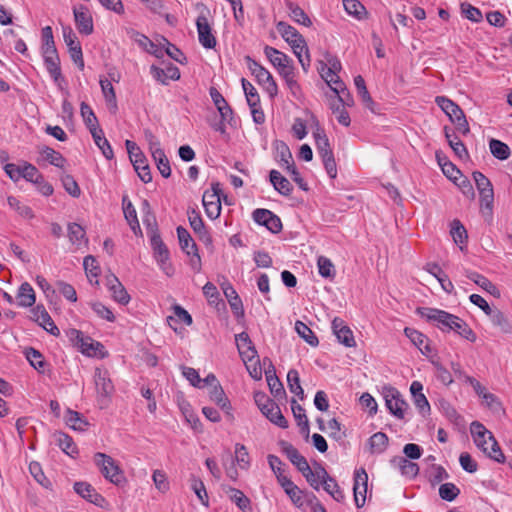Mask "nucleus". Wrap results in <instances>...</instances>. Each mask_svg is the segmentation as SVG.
Returning <instances> with one entry per match:
<instances>
[{"mask_svg":"<svg viewBox=\"0 0 512 512\" xmlns=\"http://www.w3.org/2000/svg\"><path fill=\"white\" fill-rule=\"evenodd\" d=\"M473 179L480 194L481 213L486 222L491 223L493 219L494 192L490 180L481 172L473 173Z\"/></svg>","mask_w":512,"mask_h":512,"instance_id":"f257e3e1","label":"nucleus"},{"mask_svg":"<svg viewBox=\"0 0 512 512\" xmlns=\"http://www.w3.org/2000/svg\"><path fill=\"white\" fill-rule=\"evenodd\" d=\"M436 104L441 110L449 117L450 121L455 124L456 129L463 135H467L470 132V127L463 110L453 102L451 99L445 96H437L435 98Z\"/></svg>","mask_w":512,"mask_h":512,"instance_id":"f03ea898","label":"nucleus"},{"mask_svg":"<svg viewBox=\"0 0 512 512\" xmlns=\"http://www.w3.org/2000/svg\"><path fill=\"white\" fill-rule=\"evenodd\" d=\"M94 383L97 393V403L101 409L107 408L114 393V385L108 370L96 368L94 372Z\"/></svg>","mask_w":512,"mask_h":512,"instance_id":"7ed1b4c3","label":"nucleus"},{"mask_svg":"<svg viewBox=\"0 0 512 512\" xmlns=\"http://www.w3.org/2000/svg\"><path fill=\"white\" fill-rule=\"evenodd\" d=\"M417 313L427 321L435 323L443 332L453 331V327L458 318V316L444 310L430 307H420L417 309Z\"/></svg>","mask_w":512,"mask_h":512,"instance_id":"20e7f679","label":"nucleus"},{"mask_svg":"<svg viewBox=\"0 0 512 512\" xmlns=\"http://www.w3.org/2000/svg\"><path fill=\"white\" fill-rule=\"evenodd\" d=\"M125 146L129 154L130 161L132 162L133 167L137 172L139 178L144 183L151 182L152 174L150 171V167L148 165L145 155L143 154L139 146L131 140H126Z\"/></svg>","mask_w":512,"mask_h":512,"instance_id":"39448f33","label":"nucleus"},{"mask_svg":"<svg viewBox=\"0 0 512 512\" xmlns=\"http://www.w3.org/2000/svg\"><path fill=\"white\" fill-rule=\"evenodd\" d=\"M93 461L105 479L115 485L123 481V473L111 456L97 452L94 454Z\"/></svg>","mask_w":512,"mask_h":512,"instance_id":"423d86ee","label":"nucleus"},{"mask_svg":"<svg viewBox=\"0 0 512 512\" xmlns=\"http://www.w3.org/2000/svg\"><path fill=\"white\" fill-rule=\"evenodd\" d=\"M222 192L219 183L212 184L211 191H205L202 197V203L205 209L206 215L210 219H217L221 213V198L220 193Z\"/></svg>","mask_w":512,"mask_h":512,"instance_id":"0eeeda50","label":"nucleus"},{"mask_svg":"<svg viewBox=\"0 0 512 512\" xmlns=\"http://www.w3.org/2000/svg\"><path fill=\"white\" fill-rule=\"evenodd\" d=\"M248 61L251 73L256 77L258 83L264 87L269 96L274 97L277 95L278 87L271 73L256 61L250 58H248Z\"/></svg>","mask_w":512,"mask_h":512,"instance_id":"6e6552de","label":"nucleus"},{"mask_svg":"<svg viewBox=\"0 0 512 512\" xmlns=\"http://www.w3.org/2000/svg\"><path fill=\"white\" fill-rule=\"evenodd\" d=\"M385 404L391 414L398 419H403L405 410L408 408L407 402L403 399L401 393L393 387L384 389Z\"/></svg>","mask_w":512,"mask_h":512,"instance_id":"1a4fd4ad","label":"nucleus"},{"mask_svg":"<svg viewBox=\"0 0 512 512\" xmlns=\"http://www.w3.org/2000/svg\"><path fill=\"white\" fill-rule=\"evenodd\" d=\"M151 247L153 249L154 258L157 263L160 265L162 270L170 275L171 265L169 264V251L167 246L161 239L160 234L157 231H152L151 235Z\"/></svg>","mask_w":512,"mask_h":512,"instance_id":"9d476101","label":"nucleus"},{"mask_svg":"<svg viewBox=\"0 0 512 512\" xmlns=\"http://www.w3.org/2000/svg\"><path fill=\"white\" fill-rule=\"evenodd\" d=\"M63 38L69 49L71 59L82 70L84 68V60L81 44L71 27H63Z\"/></svg>","mask_w":512,"mask_h":512,"instance_id":"9b49d317","label":"nucleus"},{"mask_svg":"<svg viewBox=\"0 0 512 512\" xmlns=\"http://www.w3.org/2000/svg\"><path fill=\"white\" fill-rule=\"evenodd\" d=\"M253 220L259 225L265 226L270 232L277 234L282 230L280 218L267 209H256L253 214Z\"/></svg>","mask_w":512,"mask_h":512,"instance_id":"f8f14e48","label":"nucleus"},{"mask_svg":"<svg viewBox=\"0 0 512 512\" xmlns=\"http://www.w3.org/2000/svg\"><path fill=\"white\" fill-rule=\"evenodd\" d=\"M368 486V475L364 468H359L354 472V501L358 508L365 505Z\"/></svg>","mask_w":512,"mask_h":512,"instance_id":"ddd939ff","label":"nucleus"},{"mask_svg":"<svg viewBox=\"0 0 512 512\" xmlns=\"http://www.w3.org/2000/svg\"><path fill=\"white\" fill-rule=\"evenodd\" d=\"M196 27L200 44L206 49H213L216 46V38L212 34V28L207 16L201 13L196 19Z\"/></svg>","mask_w":512,"mask_h":512,"instance_id":"4468645a","label":"nucleus"},{"mask_svg":"<svg viewBox=\"0 0 512 512\" xmlns=\"http://www.w3.org/2000/svg\"><path fill=\"white\" fill-rule=\"evenodd\" d=\"M74 20L79 33L90 35L93 33V18L88 8L84 5L73 8Z\"/></svg>","mask_w":512,"mask_h":512,"instance_id":"2eb2a0df","label":"nucleus"},{"mask_svg":"<svg viewBox=\"0 0 512 512\" xmlns=\"http://www.w3.org/2000/svg\"><path fill=\"white\" fill-rule=\"evenodd\" d=\"M279 445L281 447L282 452L287 456L290 462L296 466V468L301 472L310 473V466L304 456H302L299 451L289 442L280 441Z\"/></svg>","mask_w":512,"mask_h":512,"instance_id":"dca6fc26","label":"nucleus"},{"mask_svg":"<svg viewBox=\"0 0 512 512\" xmlns=\"http://www.w3.org/2000/svg\"><path fill=\"white\" fill-rule=\"evenodd\" d=\"M470 432L476 446L483 452H488V446L491 440H493V434L478 421L471 423Z\"/></svg>","mask_w":512,"mask_h":512,"instance_id":"f3484780","label":"nucleus"},{"mask_svg":"<svg viewBox=\"0 0 512 512\" xmlns=\"http://www.w3.org/2000/svg\"><path fill=\"white\" fill-rule=\"evenodd\" d=\"M235 341L239 354L245 363L251 362L257 358V351L246 332L235 335Z\"/></svg>","mask_w":512,"mask_h":512,"instance_id":"a211bd4d","label":"nucleus"},{"mask_svg":"<svg viewBox=\"0 0 512 512\" xmlns=\"http://www.w3.org/2000/svg\"><path fill=\"white\" fill-rule=\"evenodd\" d=\"M188 220L193 231L199 236V239L204 242L205 245L212 244V238L209 232L206 230L204 222L195 209L189 208L187 211Z\"/></svg>","mask_w":512,"mask_h":512,"instance_id":"6ab92c4d","label":"nucleus"},{"mask_svg":"<svg viewBox=\"0 0 512 512\" xmlns=\"http://www.w3.org/2000/svg\"><path fill=\"white\" fill-rule=\"evenodd\" d=\"M332 330L340 343H342L346 347H354L355 346L356 343H355V339L353 336V332L344 323V321L341 318L335 317L333 319Z\"/></svg>","mask_w":512,"mask_h":512,"instance_id":"aec40b11","label":"nucleus"},{"mask_svg":"<svg viewBox=\"0 0 512 512\" xmlns=\"http://www.w3.org/2000/svg\"><path fill=\"white\" fill-rule=\"evenodd\" d=\"M74 490L82 498L97 506H102L105 501L104 497L87 482H76L74 484Z\"/></svg>","mask_w":512,"mask_h":512,"instance_id":"412c9836","label":"nucleus"},{"mask_svg":"<svg viewBox=\"0 0 512 512\" xmlns=\"http://www.w3.org/2000/svg\"><path fill=\"white\" fill-rule=\"evenodd\" d=\"M150 73L155 80L164 85L168 84L167 80H178L180 78V71L173 64H169L165 69L152 65Z\"/></svg>","mask_w":512,"mask_h":512,"instance_id":"4be33fe9","label":"nucleus"},{"mask_svg":"<svg viewBox=\"0 0 512 512\" xmlns=\"http://www.w3.org/2000/svg\"><path fill=\"white\" fill-rule=\"evenodd\" d=\"M81 353L88 357L100 356L101 358L105 357L106 352H104V346L98 342L93 340L89 336H84L83 341L80 342L77 347Z\"/></svg>","mask_w":512,"mask_h":512,"instance_id":"5701e85b","label":"nucleus"},{"mask_svg":"<svg viewBox=\"0 0 512 512\" xmlns=\"http://www.w3.org/2000/svg\"><path fill=\"white\" fill-rule=\"evenodd\" d=\"M44 63L46 69L54 82L60 86L63 81L61 68H60V59L58 53H53L52 55H43Z\"/></svg>","mask_w":512,"mask_h":512,"instance_id":"b1692460","label":"nucleus"},{"mask_svg":"<svg viewBox=\"0 0 512 512\" xmlns=\"http://www.w3.org/2000/svg\"><path fill=\"white\" fill-rule=\"evenodd\" d=\"M269 177L274 189L278 191L280 194L284 196H289L292 193V184L289 182L287 178L282 176L279 171L271 170Z\"/></svg>","mask_w":512,"mask_h":512,"instance_id":"393cba45","label":"nucleus"},{"mask_svg":"<svg viewBox=\"0 0 512 512\" xmlns=\"http://www.w3.org/2000/svg\"><path fill=\"white\" fill-rule=\"evenodd\" d=\"M272 423L279 426L280 428H287L288 421L283 416L279 406L273 401L266 405V408L261 410Z\"/></svg>","mask_w":512,"mask_h":512,"instance_id":"a878e982","label":"nucleus"},{"mask_svg":"<svg viewBox=\"0 0 512 512\" xmlns=\"http://www.w3.org/2000/svg\"><path fill=\"white\" fill-rule=\"evenodd\" d=\"M405 335L411 340V342L419 348L422 354H429L431 352V348L429 346L428 338L422 334L421 332L413 329V328H405Z\"/></svg>","mask_w":512,"mask_h":512,"instance_id":"bb28decb","label":"nucleus"},{"mask_svg":"<svg viewBox=\"0 0 512 512\" xmlns=\"http://www.w3.org/2000/svg\"><path fill=\"white\" fill-rule=\"evenodd\" d=\"M17 304L20 307H31L35 304L36 296L32 286L25 282L19 287L16 295Z\"/></svg>","mask_w":512,"mask_h":512,"instance_id":"cd10ccee","label":"nucleus"},{"mask_svg":"<svg viewBox=\"0 0 512 512\" xmlns=\"http://www.w3.org/2000/svg\"><path fill=\"white\" fill-rule=\"evenodd\" d=\"M176 232L180 248L184 253L190 256L191 253L198 251L197 245L187 229L182 226H178Z\"/></svg>","mask_w":512,"mask_h":512,"instance_id":"c85d7f7f","label":"nucleus"},{"mask_svg":"<svg viewBox=\"0 0 512 512\" xmlns=\"http://www.w3.org/2000/svg\"><path fill=\"white\" fill-rule=\"evenodd\" d=\"M276 29L282 38L291 46L296 42L304 39V37L291 25L280 21L276 25Z\"/></svg>","mask_w":512,"mask_h":512,"instance_id":"c756f323","label":"nucleus"},{"mask_svg":"<svg viewBox=\"0 0 512 512\" xmlns=\"http://www.w3.org/2000/svg\"><path fill=\"white\" fill-rule=\"evenodd\" d=\"M276 149V157L281 167L289 170L292 169L294 165L292 153L289 147L282 141H277L275 144Z\"/></svg>","mask_w":512,"mask_h":512,"instance_id":"7c9ffc66","label":"nucleus"},{"mask_svg":"<svg viewBox=\"0 0 512 512\" xmlns=\"http://www.w3.org/2000/svg\"><path fill=\"white\" fill-rule=\"evenodd\" d=\"M264 53L277 70L288 62H292V59L288 55L271 46H266L264 48Z\"/></svg>","mask_w":512,"mask_h":512,"instance_id":"2f4dec72","label":"nucleus"},{"mask_svg":"<svg viewBox=\"0 0 512 512\" xmlns=\"http://www.w3.org/2000/svg\"><path fill=\"white\" fill-rule=\"evenodd\" d=\"M291 48L298 58V61L300 62L303 70L307 72L308 68L310 67L311 60L305 39H302L291 45Z\"/></svg>","mask_w":512,"mask_h":512,"instance_id":"473e14b6","label":"nucleus"},{"mask_svg":"<svg viewBox=\"0 0 512 512\" xmlns=\"http://www.w3.org/2000/svg\"><path fill=\"white\" fill-rule=\"evenodd\" d=\"M488 316L490 317L492 324L499 328L502 333H512V325L507 316L502 311L499 309H493Z\"/></svg>","mask_w":512,"mask_h":512,"instance_id":"72a5a7b5","label":"nucleus"},{"mask_svg":"<svg viewBox=\"0 0 512 512\" xmlns=\"http://www.w3.org/2000/svg\"><path fill=\"white\" fill-rule=\"evenodd\" d=\"M210 400L216 403L222 410L229 414L231 409L230 401L227 398L221 385L213 386L209 391Z\"/></svg>","mask_w":512,"mask_h":512,"instance_id":"f704fd0d","label":"nucleus"},{"mask_svg":"<svg viewBox=\"0 0 512 512\" xmlns=\"http://www.w3.org/2000/svg\"><path fill=\"white\" fill-rule=\"evenodd\" d=\"M39 153L42 157V160L47 161L51 165H54L59 168H62L64 166L65 158L62 156L61 153L54 150L53 148H50L48 146H41L39 147Z\"/></svg>","mask_w":512,"mask_h":512,"instance_id":"c9c22d12","label":"nucleus"},{"mask_svg":"<svg viewBox=\"0 0 512 512\" xmlns=\"http://www.w3.org/2000/svg\"><path fill=\"white\" fill-rule=\"evenodd\" d=\"M91 135L97 147L102 151L104 157L108 160H111L114 157L113 149L108 140L104 137L103 130L99 128L95 131H92Z\"/></svg>","mask_w":512,"mask_h":512,"instance_id":"e433bc0d","label":"nucleus"},{"mask_svg":"<svg viewBox=\"0 0 512 512\" xmlns=\"http://www.w3.org/2000/svg\"><path fill=\"white\" fill-rule=\"evenodd\" d=\"M321 76L325 80V82L330 86V88L336 93L339 94L340 89H342L343 82L340 80L338 73L329 71L327 65L321 62Z\"/></svg>","mask_w":512,"mask_h":512,"instance_id":"4c0bfd02","label":"nucleus"},{"mask_svg":"<svg viewBox=\"0 0 512 512\" xmlns=\"http://www.w3.org/2000/svg\"><path fill=\"white\" fill-rule=\"evenodd\" d=\"M291 409L293 416L297 421L298 426L301 428V432L306 436L309 435V421L306 416L304 408L296 402L295 399L291 401Z\"/></svg>","mask_w":512,"mask_h":512,"instance_id":"58836bf2","label":"nucleus"},{"mask_svg":"<svg viewBox=\"0 0 512 512\" xmlns=\"http://www.w3.org/2000/svg\"><path fill=\"white\" fill-rule=\"evenodd\" d=\"M388 436L383 432L373 434L369 440L368 445L371 453L381 454L388 446Z\"/></svg>","mask_w":512,"mask_h":512,"instance_id":"ea45409f","label":"nucleus"},{"mask_svg":"<svg viewBox=\"0 0 512 512\" xmlns=\"http://www.w3.org/2000/svg\"><path fill=\"white\" fill-rule=\"evenodd\" d=\"M313 135L317 152L321 158L333 154L329 140L322 129L318 128Z\"/></svg>","mask_w":512,"mask_h":512,"instance_id":"a19ab883","label":"nucleus"},{"mask_svg":"<svg viewBox=\"0 0 512 512\" xmlns=\"http://www.w3.org/2000/svg\"><path fill=\"white\" fill-rule=\"evenodd\" d=\"M302 475L306 478L307 482L316 490L319 489L320 483L328 478V473L322 466H318L315 470L310 468V473L305 472Z\"/></svg>","mask_w":512,"mask_h":512,"instance_id":"79ce46f5","label":"nucleus"},{"mask_svg":"<svg viewBox=\"0 0 512 512\" xmlns=\"http://www.w3.org/2000/svg\"><path fill=\"white\" fill-rule=\"evenodd\" d=\"M100 86L109 110L115 113L117 110V100L112 83L109 80L104 79L100 80Z\"/></svg>","mask_w":512,"mask_h":512,"instance_id":"37998d69","label":"nucleus"},{"mask_svg":"<svg viewBox=\"0 0 512 512\" xmlns=\"http://www.w3.org/2000/svg\"><path fill=\"white\" fill-rule=\"evenodd\" d=\"M66 424L77 431H84L88 425V422L81 416L80 413L68 409L65 415Z\"/></svg>","mask_w":512,"mask_h":512,"instance_id":"c03bdc74","label":"nucleus"},{"mask_svg":"<svg viewBox=\"0 0 512 512\" xmlns=\"http://www.w3.org/2000/svg\"><path fill=\"white\" fill-rule=\"evenodd\" d=\"M54 437H55V440H56L58 446L67 455L73 456L74 454L78 453L77 447H76L75 443L73 442V439L69 435L62 433V432H58V433H55Z\"/></svg>","mask_w":512,"mask_h":512,"instance_id":"a18cd8bd","label":"nucleus"},{"mask_svg":"<svg viewBox=\"0 0 512 512\" xmlns=\"http://www.w3.org/2000/svg\"><path fill=\"white\" fill-rule=\"evenodd\" d=\"M80 113L90 133L100 128L97 117L95 116L93 110L87 103H81Z\"/></svg>","mask_w":512,"mask_h":512,"instance_id":"49530a36","label":"nucleus"},{"mask_svg":"<svg viewBox=\"0 0 512 512\" xmlns=\"http://www.w3.org/2000/svg\"><path fill=\"white\" fill-rule=\"evenodd\" d=\"M151 155L156 163L157 169L159 170L160 174L164 178L170 177L171 167L164 150H156V152L152 153Z\"/></svg>","mask_w":512,"mask_h":512,"instance_id":"de8ad7c7","label":"nucleus"},{"mask_svg":"<svg viewBox=\"0 0 512 512\" xmlns=\"http://www.w3.org/2000/svg\"><path fill=\"white\" fill-rule=\"evenodd\" d=\"M123 213L125 219L127 220L130 228L134 232L135 235L141 234L140 224L137 218V212L131 201H128L127 205L123 207Z\"/></svg>","mask_w":512,"mask_h":512,"instance_id":"09e8293b","label":"nucleus"},{"mask_svg":"<svg viewBox=\"0 0 512 512\" xmlns=\"http://www.w3.org/2000/svg\"><path fill=\"white\" fill-rule=\"evenodd\" d=\"M489 148L492 155L499 160H506L510 157L511 151L509 146L500 140L491 139Z\"/></svg>","mask_w":512,"mask_h":512,"instance_id":"8fccbe9b","label":"nucleus"},{"mask_svg":"<svg viewBox=\"0 0 512 512\" xmlns=\"http://www.w3.org/2000/svg\"><path fill=\"white\" fill-rule=\"evenodd\" d=\"M288 9L289 15L293 21L305 27L312 25V21L301 7L290 2L288 3Z\"/></svg>","mask_w":512,"mask_h":512,"instance_id":"3c124183","label":"nucleus"},{"mask_svg":"<svg viewBox=\"0 0 512 512\" xmlns=\"http://www.w3.org/2000/svg\"><path fill=\"white\" fill-rule=\"evenodd\" d=\"M84 228L77 223H70L68 225V237L73 245L80 246L82 243H87L85 238Z\"/></svg>","mask_w":512,"mask_h":512,"instance_id":"603ef678","label":"nucleus"},{"mask_svg":"<svg viewBox=\"0 0 512 512\" xmlns=\"http://www.w3.org/2000/svg\"><path fill=\"white\" fill-rule=\"evenodd\" d=\"M190 486H191V489L196 494L197 498L200 500V502L204 506H208L209 505V497H208L205 485L202 482V480L197 478L196 476L192 475L190 477Z\"/></svg>","mask_w":512,"mask_h":512,"instance_id":"864d4df0","label":"nucleus"},{"mask_svg":"<svg viewBox=\"0 0 512 512\" xmlns=\"http://www.w3.org/2000/svg\"><path fill=\"white\" fill-rule=\"evenodd\" d=\"M42 54L43 55H52L53 53H57V49L55 47L54 37L52 28L50 26H46L42 29Z\"/></svg>","mask_w":512,"mask_h":512,"instance_id":"5fc2aeb1","label":"nucleus"},{"mask_svg":"<svg viewBox=\"0 0 512 512\" xmlns=\"http://www.w3.org/2000/svg\"><path fill=\"white\" fill-rule=\"evenodd\" d=\"M317 266L318 272L322 277L328 279H333L335 277V266L329 258L325 256H319L317 259Z\"/></svg>","mask_w":512,"mask_h":512,"instance_id":"6e6d98bb","label":"nucleus"},{"mask_svg":"<svg viewBox=\"0 0 512 512\" xmlns=\"http://www.w3.org/2000/svg\"><path fill=\"white\" fill-rule=\"evenodd\" d=\"M436 158L440 165L443 173L452 181H456L461 176L460 170L447 158H444V162H441V153L436 152Z\"/></svg>","mask_w":512,"mask_h":512,"instance_id":"4d7b16f0","label":"nucleus"},{"mask_svg":"<svg viewBox=\"0 0 512 512\" xmlns=\"http://www.w3.org/2000/svg\"><path fill=\"white\" fill-rule=\"evenodd\" d=\"M287 382L290 391L300 399L304 398V390L300 384L299 373L295 369H290L287 373Z\"/></svg>","mask_w":512,"mask_h":512,"instance_id":"13d9d810","label":"nucleus"},{"mask_svg":"<svg viewBox=\"0 0 512 512\" xmlns=\"http://www.w3.org/2000/svg\"><path fill=\"white\" fill-rule=\"evenodd\" d=\"M230 499L243 511L248 512L251 510L250 500L244 493L236 488H229L228 491Z\"/></svg>","mask_w":512,"mask_h":512,"instance_id":"bf43d9fd","label":"nucleus"},{"mask_svg":"<svg viewBox=\"0 0 512 512\" xmlns=\"http://www.w3.org/2000/svg\"><path fill=\"white\" fill-rule=\"evenodd\" d=\"M241 82L249 107L260 105V96L256 88L244 78H242Z\"/></svg>","mask_w":512,"mask_h":512,"instance_id":"052dcab7","label":"nucleus"},{"mask_svg":"<svg viewBox=\"0 0 512 512\" xmlns=\"http://www.w3.org/2000/svg\"><path fill=\"white\" fill-rule=\"evenodd\" d=\"M295 329L299 336L311 346H317L319 341L314 332L303 322L296 321Z\"/></svg>","mask_w":512,"mask_h":512,"instance_id":"680f3d73","label":"nucleus"},{"mask_svg":"<svg viewBox=\"0 0 512 512\" xmlns=\"http://www.w3.org/2000/svg\"><path fill=\"white\" fill-rule=\"evenodd\" d=\"M453 331L459 334L464 339L475 342L476 341V334L474 331L469 327V325L461 318H457L456 323L453 327Z\"/></svg>","mask_w":512,"mask_h":512,"instance_id":"e2e57ef3","label":"nucleus"},{"mask_svg":"<svg viewBox=\"0 0 512 512\" xmlns=\"http://www.w3.org/2000/svg\"><path fill=\"white\" fill-rule=\"evenodd\" d=\"M324 490L329 493L334 500L338 502H342L345 498V495L337 482L328 475V478L323 483Z\"/></svg>","mask_w":512,"mask_h":512,"instance_id":"0e129e2a","label":"nucleus"},{"mask_svg":"<svg viewBox=\"0 0 512 512\" xmlns=\"http://www.w3.org/2000/svg\"><path fill=\"white\" fill-rule=\"evenodd\" d=\"M7 202L8 205L12 209L16 210L21 217L25 219H31L34 217L32 209L29 206L22 204L16 197L9 196L7 198Z\"/></svg>","mask_w":512,"mask_h":512,"instance_id":"69168bd1","label":"nucleus"},{"mask_svg":"<svg viewBox=\"0 0 512 512\" xmlns=\"http://www.w3.org/2000/svg\"><path fill=\"white\" fill-rule=\"evenodd\" d=\"M483 404L494 414L504 413L503 405L500 399L493 393L487 392L482 397Z\"/></svg>","mask_w":512,"mask_h":512,"instance_id":"338daca9","label":"nucleus"},{"mask_svg":"<svg viewBox=\"0 0 512 512\" xmlns=\"http://www.w3.org/2000/svg\"><path fill=\"white\" fill-rule=\"evenodd\" d=\"M25 354H26V358L29 361V363L36 370H38L39 372H43L44 371L45 361L43 359L42 354L38 350H36L34 348H28L26 350Z\"/></svg>","mask_w":512,"mask_h":512,"instance_id":"774afa93","label":"nucleus"}]
</instances>
